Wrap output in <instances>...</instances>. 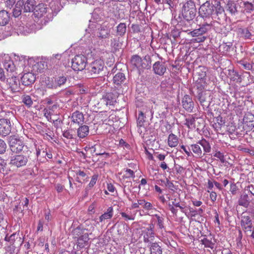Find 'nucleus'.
Masks as SVG:
<instances>
[{"label": "nucleus", "instance_id": "obj_1", "mask_svg": "<svg viewBox=\"0 0 254 254\" xmlns=\"http://www.w3.org/2000/svg\"><path fill=\"white\" fill-rule=\"evenodd\" d=\"M1 62L7 72L10 73L6 81L11 91L13 93L19 92L21 90L20 84L19 79L13 73L16 70V67L11 57L8 55L4 54L1 58Z\"/></svg>", "mask_w": 254, "mask_h": 254}, {"label": "nucleus", "instance_id": "obj_2", "mask_svg": "<svg viewBox=\"0 0 254 254\" xmlns=\"http://www.w3.org/2000/svg\"><path fill=\"white\" fill-rule=\"evenodd\" d=\"M46 17H34L25 25L19 26V30L23 33H31L36 30L40 29L42 26L46 24Z\"/></svg>", "mask_w": 254, "mask_h": 254}, {"label": "nucleus", "instance_id": "obj_3", "mask_svg": "<svg viewBox=\"0 0 254 254\" xmlns=\"http://www.w3.org/2000/svg\"><path fill=\"white\" fill-rule=\"evenodd\" d=\"M31 152L27 150L23 154H15L9 157V165L13 168H20L26 166L30 159Z\"/></svg>", "mask_w": 254, "mask_h": 254}, {"label": "nucleus", "instance_id": "obj_4", "mask_svg": "<svg viewBox=\"0 0 254 254\" xmlns=\"http://www.w3.org/2000/svg\"><path fill=\"white\" fill-rule=\"evenodd\" d=\"M8 143L10 151L14 154H18L22 151L25 153L27 150H29L23 141L15 135L8 137Z\"/></svg>", "mask_w": 254, "mask_h": 254}, {"label": "nucleus", "instance_id": "obj_5", "mask_svg": "<svg viewBox=\"0 0 254 254\" xmlns=\"http://www.w3.org/2000/svg\"><path fill=\"white\" fill-rule=\"evenodd\" d=\"M72 235L78 249H82L88 245L89 235L85 232V229L77 227L72 231Z\"/></svg>", "mask_w": 254, "mask_h": 254}, {"label": "nucleus", "instance_id": "obj_6", "mask_svg": "<svg viewBox=\"0 0 254 254\" xmlns=\"http://www.w3.org/2000/svg\"><path fill=\"white\" fill-rule=\"evenodd\" d=\"M149 57H145L144 59H141L137 55H134L132 57L131 59V64L134 67L136 68L139 72L140 70L145 68H148L151 66V63Z\"/></svg>", "mask_w": 254, "mask_h": 254}, {"label": "nucleus", "instance_id": "obj_7", "mask_svg": "<svg viewBox=\"0 0 254 254\" xmlns=\"http://www.w3.org/2000/svg\"><path fill=\"white\" fill-rule=\"evenodd\" d=\"M86 64V57L83 55H78L72 59L71 67L74 70L81 71L85 68Z\"/></svg>", "mask_w": 254, "mask_h": 254}, {"label": "nucleus", "instance_id": "obj_8", "mask_svg": "<svg viewBox=\"0 0 254 254\" xmlns=\"http://www.w3.org/2000/svg\"><path fill=\"white\" fill-rule=\"evenodd\" d=\"M104 67V63L102 60H96L92 62L88 69L91 74L97 75L100 74Z\"/></svg>", "mask_w": 254, "mask_h": 254}, {"label": "nucleus", "instance_id": "obj_9", "mask_svg": "<svg viewBox=\"0 0 254 254\" xmlns=\"http://www.w3.org/2000/svg\"><path fill=\"white\" fill-rule=\"evenodd\" d=\"M12 128L11 123L9 119H0V135L6 136L11 132Z\"/></svg>", "mask_w": 254, "mask_h": 254}, {"label": "nucleus", "instance_id": "obj_10", "mask_svg": "<svg viewBox=\"0 0 254 254\" xmlns=\"http://www.w3.org/2000/svg\"><path fill=\"white\" fill-rule=\"evenodd\" d=\"M196 12L195 5L192 0L185 3L182 10V16H195Z\"/></svg>", "mask_w": 254, "mask_h": 254}, {"label": "nucleus", "instance_id": "obj_11", "mask_svg": "<svg viewBox=\"0 0 254 254\" xmlns=\"http://www.w3.org/2000/svg\"><path fill=\"white\" fill-rule=\"evenodd\" d=\"M214 5H211L209 1H206L201 5L199 9V16H210L213 14Z\"/></svg>", "mask_w": 254, "mask_h": 254}, {"label": "nucleus", "instance_id": "obj_12", "mask_svg": "<svg viewBox=\"0 0 254 254\" xmlns=\"http://www.w3.org/2000/svg\"><path fill=\"white\" fill-rule=\"evenodd\" d=\"M28 62L31 66V71L33 72H42L45 68L44 62L43 61L30 59Z\"/></svg>", "mask_w": 254, "mask_h": 254}, {"label": "nucleus", "instance_id": "obj_13", "mask_svg": "<svg viewBox=\"0 0 254 254\" xmlns=\"http://www.w3.org/2000/svg\"><path fill=\"white\" fill-rule=\"evenodd\" d=\"M154 226L153 224H150L149 226L144 229L142 231L143 235V241L145 243H148L153 241L155 237L154 232Z\"/></svg>", "mask_w": 254, "mask_h": 254}, {"label": "nucleus", "instance_id": "obj_14", "mask_svg": "<svg viewBox=\"0 0 254 254\" xmlns=\"http://www.w3.org/2000/svg\"><path fill=\"white\" fill-rule=\"evenodd\" d=\"M110 33L111 27L110 26L104 24L98 28L97 36L100 39H105L110 37Z\"/></svg>", "mask_w": 254, "mask_h": 254}, {"label": "nucleus", "instance_id": "obj_15", "mask_svg": "<svg viewBox=\"0 0 254 254\" xmlns=\"http://www.w3.org/2000/svg\"><path fill=\"white\" fill-rule=\"evenodd\" d=\"M36 79V76L33 72L24 73L21 77V82L25 86H29L33 84Z\"/></svg>", "mask_w": 254, "mask_h": 254}, {"label": "nucleus", "instance_id": "obj_16", "mask_svg": "<svg viewBox=\"0 0 254 254\" xmlns=\"http://www.w3.org/2000/svg\"><path fill=\"white\" fill-rule=\"evenodd\" d=\"M71 122L77 125H82L84 121L83 114L79 111L73 112L70 117Z\"/></svg>", "mask_w": 254, "mask_h": 254}, {"label": "nucleus", "instance_id": "obj_17", "mask_svg": "<svg viewBox=\"0 0 254 254\" xmlns=\"http://www.w3.org/2000/svg\"><path fill=\"white\" fill-rule=\"evenodd\" d=\"M183 108L188 112H191L194 107L192 99L188 95L184 96L182 101Z\"/></svg>", "mask_w": 254, "mask_h": 254}, {"label": "nucleus", "instance_id": "obj_18", "mask_svg": "<svg viewBox=\"0 0 254 254\" xmlns=\"http://www.w3.org/2000/svg\"><path fill=\"white\" fill-rule=\"evenodd\" d=\"M40 147L41 148L38 147L37 148H36V155L37 157L41 156L43 157H45L46 159L52 158L53 155L49 148L47 147H42V146H41Z\"/></svg>", "mask_w": 254, "mask_h": 254}, {"label": "nucleus", "instance_id": "obj_19", "mask_svg": "<svg viewBox=\"0 0 254 254\" xmlns=\"http://www.w3.org/2000/svg\"><path fill=\"white\" fill-rule=\"evenodd\" d=\"M241 226L246 231H251L253 226L252 221L249 216H243L241 221Z\"/></svg>", "mask_w": 254, "mask_h": 254}, {"label": "nucleus", "instance_id": "obj_20", "mask_svg": "<svg viewBox=\"0 0 254 254\" xmlns=\"http://www.w3.org/2000/svg\"><path fill=\"white\" fill-rule=\"evenodd\" d=\"M47 11L46 5L44 3H39L35 5V9H34L33 14L34 16H43L46 14Z\"/></svg>", "mask_w": 254, "mask_h": 254}, {"label": "nucleus", "instance_id": "obj_21", "mask_svg": "<svg viewBox=\"0 0 254 254\" xmlns=\"http://www.w3.org/2000/svg\"><path fill=\"white\" fill-rule=\"evenodd\" d=\"M36 1L35 0H27L23 5V12H33Z\"/></svg>", "mask_w": 254, "mask_h": 254}, {"label": "nucleus", "instance_id": "obj_22", "mask_svg": "<svg viewBox=\"0 0 254 254\" xmlns=\"http://www.w3.org/2000/svg\"><path fill=\"white\" fill-rule=\"evenodd\" d=\"M153 70L156 74L162 75L165 72L166 67L164 64L157 62L153 64Z\"/></svg>", "mask_w": 254, "mask_h": 254}, {"label": "nucleus", "instance_id": "obj_23", "mask_svg": "<svg viewBox=\"0 0 254 254\" xmlns=\"http://www.w3.org/2000/svg\"><path fill=\"white\" fill-rule=\"evenodd\" d=\"M89 132L88 126L82 125L77 129V135L79 138H84L88 135Z\"/></svg>", "mask_w": 254, "mask_h": 254}, {"label": "nucleus", "instance_id": "obj_24", "mask_svg": "<svg viewBox=\"0 0 254 254\" xmlns=\"http://www.w3.org/2000/svg\"><path fill=\"white\" fill-rule=\"evenodd\" d=\"M23 5H24L23 0H19L16 3L14 8L12 10L13 16L21 15L23 8Z\"/></svg>", "mask_w": 254, "mask_h": 254}, {"label": "nucleus", "instance_id": "obj_25", "mask_svg": "<svg viewBox=\"0 0 254 254\" xmlns=\"http://www.w3.org/2000/svg\"><path fill=\"white\" fill-rule=\"evenodd\" d=\"M137 213V211H130L127 210L126 212H122L120 214L123 218L126 221L133 220L135 218Z\"/></svg>", "mask_w": 254, "mask_h": 254}, {"label": "nucleus", "instance_id": "obj_26", "mask_svg": "<svg viewBox=\"0 0 254 254\" xmlns=\"http://www.w3.org/2000/svg\"><path fill=\"white\" fill-rule=\"evenodd\" d=\"M149 251L150 254H162V249L156 242L150 244Z\"/></svg>", "mask_w": 254, "mask_h": 254}, {"label": "nucleus", "instance_id": "obj_27", "mask_svg": "<svg viewBox=\"0 0 254 254\" xmlns=\"http://www.w3.org/2000/svg\"><path fill=\"white\" fill-rule=\"evenodd\" d=\"M117 96L112 92L105 93L103 96V99L106 102V104H113L116 101Z\"/></svg>", "mask_w": 254, "mask_h": 254}, {"label": "nucleus", "instance_id": "obj_28", "mask_svg": "<svg viewBox=\"0 0 254 254\" xmlns=\"http://www.w3.org/2000/svg\"><path fill=\"white\" fill-rule=\"evenodd\" d=\"M155 155L156 157L158 159V160L161 161V162L160 164V168L163 170H165L168 169L167 164L164 161L166 155L165 154H159L158 152H156L155 153Z\"/></svg>", "mask_w": 254, "mask_h": 254}, {"label": "nucleus", "instance_id": "obj_29", "mask_svg": "<svg viewBox=\"0 0 254 254\" xmlns=\"http://www.w3.org/2000/svg\"><path fill=\"white\" fill-rule=\"evenodd\" d=\"M178 138L173 133L169 135L168 138V144L170 147H175L178 144Z\"/></svg>", "mask_w": 254, "mask_h": 254}, {"label": "nucleus", "instance_id": "obj_30", "mask_svg": "<svg viewBox=\"0 0 254 254\" xmlns=\"http://www.w3.org/2000/svg\"><path fill=\"white\" fill-rule=\"evenodd\" d=\"M240 4L245 13H250L251 11L254 10V6L252 3L248 1H242Z\"/></svg>", "mask_w": 254, "mask_h": 254}, {"label": "nucleus", "instance_id": "obj_31", "mask_svg": "<svg viewBox=\"0 0 254 254\" xmlns=\"http://www.w3.org/2000/svg\"><path fill=\"white\" fill-rule=\"evenodd\" d=\"M113 215V208L109 207L106 212L101 215L99 217L100 222H102L106 219H111Z\"/></svg>", "mask_w": 254, "mask_h": 254}, {"label": "nucleus", "instance_id": "obj_32", "mask_svg": "<svg viewBox=\"0 0 254 254\" xmlns=\"http://www.w3.org/2000/svg\"><path fill=\"white\" fill-rule=\"evenodd\" d=\"M45 85L49 89H57V84L55 78L48 77L45 80Z\"/></svg>", "mask_w": 254, "mask_h": 254}, {"label": "nucleus", "instance_id": "obj_33", "mask_svg": "<svg viewBox=\"0 0 254 254\" xmlns=\"http://www.w3.org/2000/svg\"><path fill=\"white\" fill-rule=\"evenodd\" d=\"M125 79V74L122 72H118L114 76L113 81L115 84L119 85L124 82Z\"/></svg>", "mask_w": 254, "mask_h": 254}, {"label": "nucleus", "instance_id": "obj_34", "mask_svg": "<svg viewBox=\"0 0 254 254\" xmlns=\"http://www.w3.org/2000/svg\"><path fill=\"white\" fill-rule=\"evenodd\" d=\"M184 124L190 129L195 128V118L191 115H190L186 119Z\"/></svg>", "mask_w": 254, "mask_h": 254}, {"label": "nucleus", "instance_id": "obj_35", "mask_svg": "<svg viewBox=\"0 0 254 254\" xmlns=\"http://www.w3.org/2000/svg\"><path fill=\"white\" fill-rule=\"evenodd\" d=\"M200 145H201L203 149V151L205 153H209L211 151V146L209 143L205 139H202L198 141L197 142Z\"/></svg>", "mask_w": 254, "mask_h": 254}, {"label": "nucleus", "instance_id": "obj_36", "mask_svg": "<svg viewBox=\"0 0 254 254\" xmlns=\"http://www.w3.org/2000/svg\"><path fill=\"white\" fill-rule=\"evenodd\" d=\"M228 76L231 80L237 82H241L240 75L238 73L234 70H229Z\"/></svg>", "mask_w": 254, "mask_h": 254}, {"label": "nucleus", "instance_id": "obj_37", "mask_svg": "<svg viewBox=\"0 0 254 254\" xmlns=\"http://www.w3.org/2000/svg\"><path fill=\"white\" fill-rule=\"evenodd\" d=\"M22 102L28 108L33 105V102L31 97L28 95H23L21 96Z\"/></svg>", "mask_w": 254, "mask_h": 254}, {"label": "nucleus", "instance_id": "obj_38", "mask_svg": "<svg viewBox=\"0 0 254 254\" xmlns=\"http://www.w3.org/2000/svg\"><path fill=\"white\" fill-rule=\"evenodd\" d=\"M226 11L230 14H236L237 10L236 4L232 2H228L226 7Z\"/></svg>", "mask_w": 254, "mask_h": 254}, {"label": "nucleus", "instance_id": "obj_39", "mask_svg": "<svg viewBox=\"0 0 254 254\" xmlns=\"http://www.w3.org/2000/svg\"><path fill=\"white\" fill-rule=\"evenodd\" d=\"M238 203L240 205L247 207L250 203L248 195L247 194L242 195L239 199Z\"/></svg>", "mask_w": 254, "mask_h": 254}, {"label": "nucleus", "instance_id": "obj_40", "mask_svg": "<svg viewBox=\"0 0 254 254\" xmlns=\"http://www.w3.org/2000/svg\"><path fill=\"white\" fill-rule=\"evenodd\" d=\"M206 32V29L204 27H200L197 29H194V30L190 32L189 34H190L192 37H196L202 35L203 34Z\"/></svg>", "mask_w": 254, "mask_h": 254}, {"label": "nucleus", "instance_id": "obj_41", "mask_svg": "<svg viewBox=\"0 0 254 254\" xmlns=\"http://www.w3.org/2000/svg\"><path fill=\"white\" fill-rule=\"evenodd\" d=\"M145 118L143 111H140L139 112L138 117L137 120V125L138 127H141L143 126Z\"/></svg>", "mask_w": 254, "mask_h": 254}, {"label": "nucleus", "instance_id": "obj_42", "mask_svg": "<svg viewBox=\"0 0 254 254\" xmlns=\"http://www.w3.org/2000/svg\"><path fill=\"white\" fill-rule=\"evenodd\" d=\"M190 146L194 153L199 157H202V150L199 144H191Z\"/></svg>", "mask_w": 254, "mask_h": 254}, {"label": "nucleus", "instance_id": "obj_43", "mask_svg": "<svg viewBox=\"0 0 254 254\" xmlns=\"http://www.w3.org/2000/svg\"><path fill=\"white\" fill-rule=\"evenodd\" d=\"M154 217L156 218L157 226L158 228L161 230L164 228V218L158 214H155Z\"/></svg>", "mask_w": 254, "mask_h": 254}, {"label": "nucleus", "instance_id": "obj_44", "mask_svg": "<svg viewBox=\"0 0 254 254\" xmlns=\"http://www.w3.org/2000/svg\"><path fill=\"white\" fill-rule=\"evenodd\" d=\"M139 204L146 210H151L153 208L152 204L149 202L146 201L144 199H140Z\"/></svg>", "mask_w": 254, "mask_h": 254}, {"label": "nucleus", "instance_id": "obj_45", "mask_svg": "<svg viewBox=\"0 0 254 254\" xmlns=\"http://www.w3.org/2000/svg\"><path fill=\"white\" fill-rule=\"evenodd\" d=\"M201 242L205 247L209 248L211 249H213L214 247L215 243L212 242L211 238L210 239L204 238L201 240Z\"/></svg>", "mask_w": 254, "mask_h": 254}, {"label": "nucleus", "instance_id": "obj_46", "mask_svg": "<svg viewBox=\"0 0 254 254\" xmlns=\"http://www.w3.org/2000/svg\"><path fill=\"white\" fill-rule=\"evenodd\" d=\"M55 79L57 88L64 85L67 80L66 77L64 76H59Z\"/></svg>", "mask_w": 254, "mask_h": 254}, {"label": "nucleus", "instance_id": "obj_47", "mask_svg": "<svg viewBox=\"0 0 254 254\" xmlns=\"http://www.w3.org/2000/svg\"><path fill=\"white\" fill-rule=\"evenodd\" d=\"M127 27L126 24L124 23H120L117 26V33L118 35L123 36L126 32Z\"/></svg>", "mask_w": 254, "mask_h": 254}, {"label": "nucleus", "instance_id": "obj_48", "mask_svg": "<svg viewBox=\"0 0 254 254\" xmlns=\"http://www.w3.org/2000/svg\"><path fill=\"white\" fill-rule=\"evenodd\" d=\"M172 205H173L175 207H179L180 209L181 212L184 213L187 217H189V213L185 209V206L181 205L180 202H175V201H173Z\"/></svg>", "mask_w": 254, "mask_h": 254}, {"label": "nucleus", "instance_id": "obj_49", "mask_svg": "<svg viewBox=\"0 0 254 254\" xmlns=\"http://www.w3.org/2000/svg\"><path fill=\"white\" fill-rule=\"evenodd\" d=\"M205 93L204 92H200L198 93L197 96L198 99L199 100L200 104L202 106H204V103L206 101V97L205 96Z\"/></svg>", "mask_w": 254, "mask_h": 254}, {"label": "nucleus", "instance_id": "obj_50", "mask_svg": "<svg viewBox=\"0 0 254 254\" xmlns=\"http://www.w3.org/2000/svg\"><path fill=\"white\" fill-rule=\"evenodd\" d=\"M217 6L214 7V8L215 9V12L217 15L218 14H222L223 12H224V10L223 8L220 6V2L217 1L216 3Z\"/></svg>", "mask_w": 254, "mask_h": 254}, {"label": "nucleus", "instance_id": "obj_51", "mask_svg": "<svg viewBox=\"0 0 254 254\" xmlns=\"http://www.w3.org/2000/svg\"><path fill=\"white\" fill-rule=\"evenodd\" d=\"M9 73V72H7V74L5 75L3 69L0 67V80L1 81L4 82L6 79L7 80V77H6L10 76Z\"/></svg>", "mask_w": 254, "mask_h": 254}, {"label": "nucleus", "instance_id": "obj_52", "mask_svg": "<svg viewBox=\"0 0 254 254\" xmlns=\"http://www.w3.org/2000/svg\"><path fill=\"white\" fill-rule=\"evenodd\" d=\"M6 147L7 146L5 142L0 139V154H3L5 152Z\"/></svg>", "mask_w": 254, "mask_h": 254}, {"label": "nucleus", "instance_id": "obj_53", "mask_svg": "<svg viewBox=\"0 0 254 254\" xmlns=\"http://www.w3.org/2000/svg\"><path fill=\"white\" fill-rule=\"evenodd\" d=\"M98 178V175L97 174L94 175L91 178V180L88 185L89 187H93L96 183Z\"/></svg>", "mask_w": 254, "mask_h": 254}, {"label": "nucleus", "instance_id": "obj_54", "mask_svg": "<svg viewBox=\"0 0 254 254\" xmlns=\"http://www.w3.org/2000/svg\"><path fill=\"white\" fill-rule=\"evenodd\" d=\"M10 17H0V26H4L8 23Z\"/></svg>", "mask_w": 254, "mask_h": 254}, {"label": "nucleus", "instance_id": "obj_55", "mask_svg": "<svg viewBox=\"0 0 254 254\" xmlns=\"http://www.w3.org/2000/svg\"><path fill=\"white\" fill-rule=\"evenodd\" d=\"M206 39V37L201 35V36H199L198 37H196L195 38H194L192 40V41L193 42L200 43V42H204Z\"/></svg>", "mask_w": 254, "mask_h": 254}, {"label": "nucleus", "instance_id": "obj_56", "mask_svg": "<svg viewBox=\"0 0 254 254\" xmlns=\"http://www.w3.org/2000/svg\"><path fill=\"white\" fill-rule=\"evenodd\" d=\"M63 135L67 139H72L73 138L71 132L69 130H66L63 131Z\"/></svg>", "mask_w": 254, "mask_h": 254}, {"label": "nucleus", "instance_id": "obj_57", "mask_svg": "<svg viewBox=\"0 0 254 254\" xmlns=\"http://www.w3.org/2000/svg\"><path fill=\"white\" fill-rule=\"evenodd\" d=\"M214 156L218 158L222 163H224L225 161L223 154L220 151L216 152Z\"/></svg>", "mask_w": 254, "mask_h": 254}, {"label": "nucleus", "instance_id": "obj_58", "mask_svg": "<svg viewBox=\"0 0 254 254\" xmlns=\"http://www.w3.org/2000/svg\"><path fill=\"white\" fill-rule=\"evenodd\" d=\"M207 192L210 193V198L212 202H215L217 199V193L213 191L207 190Z\"/></svg>", "mask_w": 254, "mask_h": 254}, {"label": "nucleus", "instance_id": "obj_59", "mask_svg": "<svg viewBox=\"0 0 254 254\" xmlns=\"http://www.w3.org/2000/svg\"><path fill=\"white\" fill-rule=\"evenodd\" d=\"M125 172H126L125 175L126 176L127 178H130V177L134 178V177H135L134 173L131 169H126Z\"/></svg>", "mask_w": 254, "mask_h": 254}, {"label": "nucleus", "instance_id": "obj_60", "mask_svg": "<svg viewBox=\"0 0 254 254\" xmlns=\"http://www.w3.org/2000/svg\"><path fill=\"white\" fill-rule=\"evenodd\" d=\"M111 45L112 47H114L115 49L119 48L120 46V43L119 41L116 39H113L111 40Z\"/></svg>", "mask_w": 254, "mask_h": 254}, {"label": "nucleus", "instance_id": "obj_61", "mask_svg": "<svg viewBox=\"0 0 254 254\" xmlns=\"http://www.w3.org/2000/svg\"><path fill=\"white\" fill-rule=\"evenodd\" d=\"M242 32L243 34L244 35V36L246 38H247V39L250 38V37L251 36V34L248 29H242Z\"/></svg>", "mask_w": 254, "mask_h": 254}, {"label": "nucleus", "instance_id": "obj_62", "mask_svg": "<svg viewBox=\"0 0 254 254\" xmlns=\"http://www.w3.org/2000/svg\"><path fill=\"white\" fill-rule=\"evenodd\" d=\"M168 206L171 213L176 216L178 212V209L175 208V207L170 203L168 204Z\"/></svg>", "mask_w": 254, "mask_h": 254}, {"label": "nucleus", "instance_id": "obj_63", "mask_svg": "<svg viewBox=\"0 0 254 254\" xmlns=\"http://www.w3.org/2000/svg\"><path fill=\"white\" fill-rule=\"evenodd\" d=\"M15 3V0H7L6 1V5L7 8H9L10 10L14 4Z\"/></svg>", "mask_w": 254, "mask_h": 254}, {"label": "nucleus", "instance_id": "obj_64", "mask_svg": "<svg viewBox=\"0 0 254 254\" xmlns=\"http://www.w3.org/2000/svg\"><path fill=\"white\" fill-rule=\"evenodd\" d=\"M181 149L183 150V151L186 153V154L188 155V156H190L192 155V153L190 151L189 148L187 149L185 146L182 145L181 146Z\"/></svg>", "mask_w": 254, "mask_h": 254}]
</instances>
